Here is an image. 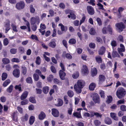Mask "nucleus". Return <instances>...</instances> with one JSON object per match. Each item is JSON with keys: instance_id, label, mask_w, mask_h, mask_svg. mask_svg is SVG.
<instances>
[{"instance_id": "f257e3e1", "label": "nucleus", "mask_w": 126, "mask_h": 126, "mask_svg": "<svg viewBox=\"0 0 126 126\" xmlns=\"http://www.w3.org/2000/svg\"><path fill=\"white\" fill-rule=\"evenodd\" d=\"M85 81L82 80H79L78 81L77 84H75L74 86V89L78 94L80 93L82 91L81 89L85 86Z\"/></svg>"}, {"instance_id": "f03ea898", "label": "nucleus", "mask_w": 126, "mask_h": 126, "mask_svg": "<svg viewBox=\"0 0 126 126\" xmlns=\"http://www.w3.org/2000/svg\"><path fill=\"white\" fill-rule=\"evenodd\" d=\"M126 94V91L124 88L122 87L119 88L116 92V96L120 99L121 98L124 97Z\"/></svg>"}, {"instance_id": "7ed1b4c3", "label": "nucleus", "mask_w": 126, "mask_h": 126, "mask_svg": "<svg viewBox=\"0 0 126 126\" xmlns=\"http://www.w3.org/2000/svg\"><path fill=\"white\" fill-rule=\"evenodd\" d=\"M13 67L14 69L13 72V75L16 78H19L20 76L19 66L17 64H15Z\"/></svg>"}, {"instance_id": "20e7f679", "label": "nucleus", "mask_w": 126, "mask_h": 126, "mask_svg": "<svg viewBox=\"0 0 126 126\" xmlns=\"http://www.w3.org/2000/svg\"><path fill=\"white\" fill-rule=\"evenodd\" d=\"M115 26L116 30L119 33L122 32L126 27L124 24L121 22L116 23L115 24Z\"/></svg>"}, {"instance_id": "39448f33", "label": "nucleus", "mask_w": 126, "mask_h": 126, "mask_svg": "<svg viewBox=\"0 0 126 126\" xmlns=\"http://www.w3.org/2000/svg\"><path fill=\"white\" fill-rule=\"evenodd\" d=\"M92 99L95 103L99 104L100 102V97L99 95L96 93L92 95Z\"/></svg>"}, {"instance_id": "423d86ee", "label": "nucleus", "mask_w": 126, "mask_h": 126, "mask_svg": "<svg viewBox=\"0 0 126 126\" xmlns=\"http://www.w3.org/2000/svg\"><path fill=\"white\" fill-rule=\"evenodd\" d=\"M25 6L24 2L23 1H21L16 3V7L18 10H21L24 8Z\"/></svg>"}, {"instance_id": "0eeeda50", "label": "nucleus", "mask_w": 126, "mask_h": 126, "mask_svg": "<svg viewBox=\"0 0 126 126\" xmlns=\"http://www.w3.org/2000/svg\"><path fill=\"white\" fill-rule=\"evenodd\" d=\"M87 10L88 13L91 15H94L95 13L94 10L91 6L88 5L87 6Z\"/></svg>"}, {"instance_id": "6e6552de", "label": "nucleus", "mask_w": 126, "mask_h": 126, "mask_svg": "<svg viewBox=\"0 0 126 126\" xmlns=\"http://www.w3.org/2000/svg\"><path fill=\"white\" fill-rule=\"evenodd\" d=\"M52 114L55 117H58L59 116V113L58 110L55 109H52Z\"/></svg>"}, {"instance_id": "1a4fd4ad", "label": "nucleus", "mask_w": 126, "mask_h": 126, "mask_svg": "<svg viewBox=\"0 0 126 126\" xmlns=\"http://www.w3.org/2000/svg\"><path fill=\"white\" fill-rule=\"evenodd\" d=\"M65 71H62V70H60L59 74L60 78L62 80H64L65 79V76L66 75L65 73L64 72Z\"/></svg>"}, {"instance_id": "9d476101", "label": "nucleus", "mask_w": 126, "mask_h": 126, "mask_svg": "<svg viewBox=\"0 0 126 126\" xmlns=\"http://www.w3.org/2000/svg\"><path fill=\"white\" fill-rule=\"evenodd\" d=\"M55 41L56 40L55 39H52L51 41L48 44L49 46L52 48H55L56 46V44L55 42Z\"/></svg>"}, {"instance_id": "9b49d317", "label": "nucleus", "mask_w": 126, "mask_h": 126, "mask_svg": "<svg viewBox=\"0 0 126 126\" xmlns=\"http://www.w3.org/2000/svg\"><path fill=\"white\" fill-rule=\"evenodd\" d=\"M40 20L39 17L38 16H37L36 18L34 17H32L31 18V25H34L36 23V20Z\"/></svg>"}, {"instance_id": "f8f14e48", "label": "nucleus", "mask_w": 126, "mask_h": 126, "mask_svg": "<svg viewBox=\"0 0 126 126\" xmlns=\"http://www.w3.org/2000/svg\"><path fill=\"white\" fill-rule=\"evenodd\" d=\"M91 75L92 77H94L97 75V70L95 67H94L91 69Z\"/></svg>"}, {"instance_id": "ddd939ff", "label": "nucleus", "mask_w": 126, "mask_h": 126, "mask_svg": "<svg viewBox=\"0 0 126 126\" xmlns=\"http://www.w3.org/2000/svg\"><path fill=\"white\" fill-rule=\"evenodd\" d=\"M105 47L104 46H102L98 51V54L99 55H102L105 53Z\"/></svg>"}, {"instance_id": "4468645a", "label": "nucleus", "mask_w": 126, "mask_h": 126, "mask_svg": "<svg viewBox=\"0 0 126 126\" xmlns=\"http://www.w3.org/2000/svg\"><path fill=\"white\" fill-rule=\"evenodd\" d=\"M82 70V72L85 75H87L89 73L88 69L86 65H83Z\"/></svg>"}, {"instance_id": "2eb2a0df", "label": "nucleus", "mask_w": 126, "mask_h": 126, "mask_svg": "<svg viewBox=\"0 0 126 126\" xmlns=\"http://www.w3.org/2000/svg\"><path fill=\"white\" fill-rule=\"evenodd\" d=\"M28 94L27 91H25L21 95L20 99L21 100H23L25 99L27 97Z\"/></svg>"}, {"instance_id": "dca6fc26", "label": "nucleus", "mask_w": 126, "mask_h": 126, "mask_svg": "<svg viewBox=\"0 0 126 126\" xmlns=\"http://www.w3.org/2000/svg\"><path fill=\"white\" fill-rule=\"evenodd\" d=\"M46 115L45 113L43 111L41 112L38 115V118L40 120H42L45 118Z\"/></svg>"}, {"instance_id": "f3484780", "label": "nucleus", "mask_w": 126, "mask_h": 126, "mask_svg": "<svg viewBox=\"0 0 126 126\" xmlns=\"http://www.w3.org/2000/svg\"><path fill=\"white\" fill-rule=\"evenodd\" d=\"M80 112V111L79 112H74L73 113V115L74 116L78 118L82 119L81 114Z\"/></svg>"}, {"instance_id": "a211bd4d", "label": "nucleus", "mask_w": 126, "mask_h": 126, "mask_svg": "<svg viewBox=\"0 0 126 126\" xmlns=\"http://www.w3.org/2000/svg\"><path fill=\"white\" fill-rule=\"evenodd\" d=\"M112 55V57L113 58L116 57H120V56L118 52L115 51L114 49L113 50Z\"/></svg>"}, {"instance_id": "6ab92c4d", "label": "nucleus", "mask_w": 126, "mask_h": 126, "mask_svg": "<svg viewBox=\"0 0 126 126\" xmlns=\"http://www.w3.org/2000/svg\"><path fill=\"white\" fill-rule=\"evenodd\" d=\"M96 84L95 83L92 82L89 85V89L90 91H94L96 87Z\"/></svg>"}, {"instance_id": "aec40b11", "label": "nucleus", "mask_w": 126, "mask_h": 126, "mask_svg": "<svg viewBox=\"0 0 126 126\" xmlns=\"http://www.w3.org/2000/svg\"><path fill=\"white\" fill-rule=\"evenodd\" d=\"M105 79V77L103 75H100L99 76V82L104 81Z\"/></svg>"}, {"instance_id": "412c9836", "label": "nucleus", "mask_w": 126, "mask_h": 126, "mask_svg": "<svg viewBox=\"0 0 126 126\" xmlns=\"http://www.w3.org/2000/svg\"><path fill=\"white\" fill-rule=\"evenodd\" d=\"M110 116L114 120L117 121L118 120V118L116 116V114L114 113L111 112L110 113Z\"/></svg>"}, {"instance_id": "4be33fe9", "label": "nucleus", "mask_w": 126, "mask_h": 126, "mask_svg": "<svg viewBox=\"0 0 126 126\" xmlns=\"http://www.w3.org/2000/svg\"><path fill=\"white\" fill-rule=\"evenodd\" d=\"M105 123L108 125H110L112 123L111 119L107 117L105 118Z\"/></svg>"}, {"instance_id": "5701e85b", "label": "nucleus", "mask_w": 126, "mask_h": 126, "mask_svg": "<svg viewBox=\"0 0 126 126\" xmlns=\"http://www.w3.org/2000/svg\"><path fill=\"white\" fill-rule=\"evenodd\" d=\"M49 90V87L47 86L44 87L42 89V91L43 93L45 94L48 93Z\"/></svg>"}, {"instance_id": "b1692460", "label": "nucleus", "mask_w": 126, "mask_h": 126, "mask_svg": "<svg viewBox=\"0 0 126 126\" xmlns=\"http://www.w3.org/2000/svg\"><path fill=\"white\" fill-rule=\"evenodd\" d=\"M117 44L116 42L114 40H113L110 43V45L111 46L112 49H113L117 46Z\"/></svg>"}, {"instance_id": "393cba45", "label": "nucleus", "mask_w": 126, "mask_h": 126, "mask_svg": "<svg viewBox=\"0 0 126 126\" xmlns=\"http://www.w3.org/2000/svg\"><path fill=\"white\" fill-rule=\"evenodd\" d=\"M59 26H61V28L62 31H66L67 30V27L66 26H64L62 23L59 24Z\"/></svg>"}, {"instance_id": "a878e982", "label": "nucleus", "mask_w": 126, "mask_h": 126, "mask_svg": "<svg viewBox=\"0 0 126 126\" xmlns=\"http://www.w3.org/2000/svg\"><path fill=\"white\" fill-rule=\"evenodd\" d=\"M35 117L33 116H31L29 120V123L30 125H32L34 121Z\"/></svg>"}, {"instance_id": "bb28decb", "label": "nucleus", "mask_w": 126, "mask_h": 126, "mask_svg": "<svg viewBox=\"0 0 126 126\" xmlns=\"http://www.w3.org/2000/svg\"><path fill=\"white\" fill-rule=\"evenodd\" d=\"M89 32L90 34L92 35H94L96 34L95 29L93 27L91 28Z\"/></svg>"}, {"instance_id": "cd10ccee", "label": "nucleus", "mask_w": 126, "mask_h": 126, "mask_svg": "<svg viewBox=\"0 0 126 126\" xmlns=\"http://www.w3.org/2000/svg\"><path fill=\"white\" fill-rule=\"evenodd\" d=\"M2 62L5 64L9 63L10 62L9 60L7 58H3L2 59Z\"/></svg>"}, {"instance_id": "c85d7f7f", "label": "nucleus", "mask_w": 126, "mask_h": 126, "mask_svg": "<svg viewBox=\"0 0 126 126\" xmlns=\"http://www.w3.org/2000/svg\"><path fill=\"white\" fill-rule=\"evenodd\" d=\"M4 26L6 28V29H10V21L9 20H7V22L5 23Z\"/></svg>"}, {"instance_id": "c756f323", "label": "nucleus", "mask_w": 126, "mask_h": 126, "mask_svg": "<svg viewBox=\"0 0 126 126\" xmlns=\"http://www.w3.org/2000/svg\"><path fill=\"white\" fill-rule=\"evenodd\" d=\"M10 82V80L9 79H8L6 80L3 83V86L4 87H6Z\"/></svg>"}, {"instance_id": "7c9ffc66", "label": "nucleus", "mask_w": 126, "mask_h": 126, "mask_svg": "<svg viewBox=\"0 0 126 126\" xmlns=\"http://www.w3.org/2000/svg\"><path fill=\"white\" fill-rule=\"evenodd\" d=\"M13 87V85H11L6 89V91L8 93H11L12 92Z\"/></svg>"}, {"instance_id": "2f4dec72", "label": "nucleus", "mask_w": 126, "mask_h": 126, "mask_svg": "<svg viewBox=\"0 0 126 126\" xmlns=\"http://www.w3.org/2000/svg\"><path fill=\"white\" fill-rule=\"evenodd\" d=\"M53 81L54 83L59 85L61 84H62V82L56 78L54 79H53Z\"/></svg>"}, {"instance_id": "473e14b6", "label": "nucleus", "mask_w": 126, "mask_h": 126, "mask_svg": "<svg viewBox=\"0 0 126 126\" xmlns=\"http://www.w3.org/2000/svg\"><path fill=\"white\" fill-rule=\"evenodd\" d=\"M33 79L35 81H37L39 79V76L36 73L34 74L33 75Z\"/></svg>"}, {"instance_id": "72a5a7b5", "label": "nucleus", "mask_w": 126, "mask_h": 126, "mask_svg": "<svg viewBox=\"0 0 126 126\" xmlns=\"http://www.w3.org/2000/svg\"><path fill=\"white\" fill-rule=\"evenodd\" d=\"M7 75L5 73H2L1 76V80L4 81V80L7 78Z\"/></svg>"}, {"instance_id": "f704fd0d", "label": "nucleus", "mask_w": 126, "mask_h": 126, "mask_svg": "<svg viewBox=\"0 0 126 126\" xmlns=\"http://www.w3.org/2000/svg\"><path fill=\"white\" fill-rule=\"evenodd\" d=\"M108 99L106 101V102L109 104L111 102L113 98L111 95L108 96Z\"/></svg>"}, {"instance_id": "c9c22d12", "label": "nucleus", "mask_w": 126, "mask_h": 126, "mask_svg": "<svg viewBox=\"0 0 126 126\" xmlns=\"http://www.w3.org/2000/svg\"><path fill=\"white\" fill-rule=\"evenodd\" d=\"M26 82L28 83L32 84L33 83V81L31 77H29L26 79Z\"/></svg>"}, {"instance_id": "e433bc0d", "label": "nucleus", "mask_w": 126, "mask_h": 126, "mask_svg": "<svg viewBox=\"0 0 126 126\" xmlns=\"http://www.w3.org/2000/svg\"><path fill=\"white\" fill-rule=\"evenodd\" d=\"M22 73L24 75H25L27 73V69L26 67L24 66H22Z\"/></svg>"}, {"instance_id": "4c0bfd02", "label": "nucleus", "mask_w": 126, "mask_h": 126, "mask_svg": "<svg viewBox=\"0 0 126 126\" xmlns=\"http://www.w3.org/2000/svg\"><path fill=\"white\" fill-rule=\"evenodd\" d=\"M79 76V74L78 71H76L72 75V77L74 79H77Z\"/></svg>"}, {"instance_id": "58836bf2", "label": "nucleus", "mask_w": 126, "mask_h": 126, "mask_svg": "<svg viewBox=\"0 0 126 126\" xmlns=\"http://www.w3.org/2000/svg\"><path fill=\"white\" fill-rule=\"evenodd\" d=\"M68 95L70 97H72L74 95V93L73 92L70 90H69L67 92Z\"/></svg>"}, {"instance_id": "ea45409f", "label": "nucleus", "mask_w": 126, "mask_h": 126, "mask_svg": "<svg viewBox=\"0 0 126 126\" xmlns=\"http://www.w3.org/2000/svg\"><path fill=\"white\" fill-rule=\"evenodd\" d=\"M15 88L16 90H18L19 93H20L22 91L21 87L20 84H19V85H16L15 86Z\"/></svg>"}, {"instance_id": "a19ab883", "label": "nucleus", "mask_w": 126, "mask_h": 126, "mask_svg": "<svg viewBox=\"0 0 126 126\" xmlns=\"http://www.w3.org/2000/svg\"><path fill=\"white\" fill-rule=\"evenodd\" d=\"M95 60L96 62L99 63H101L102 62L101 58L100 56L96 57Z\"/></svg>"}, {"instance_id": "79ce46f5", "label": "nucleus", "mask_w": 126, "mask_h": 126, "mask_svg": "<svg viewBox=\"0 0 126 126\" xmlns=\"http://www.w3.org/2000/svg\"><path fill=\"white\" fill-rule=\"evenodd\" d=\"M35 63L39 65L41 63V59L39 56H38L36 58L35 61Z\"/></svg>"}, {"instance_id": "37998d69", "label": "nucleus", "mask_w": 126, "mask_h": 126, "mask_svg": "<svg viewBox=\"0 0 126 126\" xmlns=\"http://www.w3.org/2000/svg\"><path fill=\"white\" fill-rule=\"evenodd\" d=\"M68 42L71 44H75L76 43V40L74 38H71L69 40Z\"/></svg>"}, {"instance_id": "c03bdc74", "label": "nucleus", "mask_w": 126, "mask_h": 126, "mask_svg": "<svg viewBox=\"0 0 126 126\" xmlns=\"http://www.w3.org/2000/svg\"><path fill=\"white\" fill-rule=\"evenodd\" d=\"M18 50L19 52L21 54L23 53L25 51L24 48L22 47H19L18 48Z\"/></svg>"}, {"instance_id": "a18cd8bd", "label": "nucleus", "mask_w": 126, "mask_h": 126, "mask_svg": "<svg viewBox=\"0 0 126 126\" xmlns=\"http://www.w3.org/2000/svg\"><path fill=\"white\" fill-rule=\"evenodd\" d=\"M53 78V75H50L47 77V80L48 82H51L52 81Z\"/></svg>"}, {"instance_id": "49530a36", "label": "nucleus", "mask_w": 126, "mask_h": 126, "mask_svg": "<svg viewBox=\"0 0 126 126\" xmlns=\"http://www.w3.org/2000/svg\"><path fill=\"white\" fill-rule=\"evenodd\" d=\"M12 62L14 63H19L20 62V60L18 58H13L11 60Z\"/></svg>"}, {"instance_id": "de8ad7c7", "label": "nucleus", "mask_w": 126, "mask_h": 126, "mask_svg": "<svg viewBox=\"0 0 126 126\" xmlns=\"http://www.w3.org/2000/svg\"><path fill=\"white\" fill-rule=\"evenodd\" d=\"M9 40L8 38H6L4 39L3 41V43L4 46H7L9 44Z\"/></svg>"}, {"instance_id": "09e8293b", "label": "nucleus", "mask_w": 126, "mask_h": 126, "mask_svg": "<svg viewBox=\"0 0 126 126\" xmlns=\"http://www.w3.org/2000/svg\"><path fill=\"white\" fill-rule=\"evenodd\" d=\"M28 101L27 99H24L21 102V104L22 105H25L28 103Z\"/></svg>"}, {"instance_id": "8fccbe9b", "label": "nucleus", "mask_w": 126, "mask_h": 126, "mask_svg": "<svg viewBox=\"0 0 126 126\" xmlns=\"http://www.w3.org/2000/svg\"><path fill=\"white\" fill-rule=\"evenodd\" d=\"M29 100L30 102L33 103H35L36 102V100L33 97H30L29 98Z\"/></svg>"}, {"instance_id": "3c124183", "label": "nucleus", "mask_w": 126, "mask_h": 126, "mask_svg": "<svg viewBox=\"0 0 126 126\" xmlns=\"http://www.w3.org/2000/svg\"><path fill=\"white\" fill-rule=\"evenodd\" d=\"M99 94L101 98H105V93L104 91L102 90H100Z\"/></svg>"}, {"instance_id": "603ef678", "label": "nucleus", "mask_w": 126, "mask_h": 126, "mask_svg": "<svg viewBox=\"0 0 126 126\" xmlns=\"http://www.w3.org/2000/svg\"><path fill=\"white\" fill-rule=\"evenodd\" d=\"M30 12L32 13H33L35 12V9L33 7V5H31L30 7Z\"/></svg>"}, {"instance_id": "864d4df0", "label": "nucleus", "mask_w": 126, "mask_h": 126, "mask_svg": "<svg viewBox=\"0 0 126 126\" xmlns=\"http://www.w3.org/2000/svg\"><path fill=\"white\" fill-rule=\"evenodd\" d=\"M117 39L120 42H124L123 38L122 35H119Z\"/></svg>"}, {"instance_id": "5fc2aeb1", "label": "nucleus", "mask_w": 126, "mask_h": 126, "mask_svg": "<svg viewBox=\"0 0 126 126\" xmlns=\"http://www.w3.org/2000/svg\"><path fill=\"white\" fill-rule=\"evenodd\" d=\"M63 101L61 99H59L58 101V106H61L63 105Z\"/></svg>"}, {"instance_id": "6e6d98bb", "label": "nucleus", "mask_w": 126, "mask_h": 126, "mask_svg": "<svg viewBox=\"0 0 126 126\" xmlns=\"http://www.w3.org/2000/svg\"><path fill=\"white\" fill-rule=\"evenodd\" d=\"M10 52L12 54H15L17 52V49L14 48H12L10 49Z\"/></svg>"}, {"instance_id": "4d7b16f0", "label": "nucleus", "mask_w": 126, "mask_h": 126, "mask_svg": "<svg viewBox=\"0 0 126 126\" xmlns=\"http://www.w3.org/2000/svg\"><path fill=\"white\" fill-rule=\"evenodd\" d=\"M96 20L97 22V23L99 26H100L102 25V23L101 19L99 17H97L96 19Z\"/></svg>"}, {"instance_id": "13d9d810", "label": "nucleus", "mask_w": 126, "mask_h": 126, "mask_svg": "<svg viewBox=\"0 0 126 126\" xmlns=\"http://www.w3.org/2000/svg\"><path fill=\"white\" fill-rule=\"evenodd\" d=\"M70 15L71 16V18L73 19H75L76 18V16L74 13L72 12L70 13Z\"/></svg>"}, {"instance_id": "bf43d9fd", "label": "nucleus", "mask_w": 126, "mask_h": 126, "mask_svg": "<svg viewBox=\"0 0 126 126\" xmlns=\"http://www.w3.org/2000/svg\"><path fill=\"white\" fill-rule=\"evenodd\" d=\"M50 70L51 72L54 73H56V71L55 67L53 66H51L50 67Z\"/></svg>"}, {"instance_id": "052dcab7", "label": "nucleus", "mask_w": 126, "mask_h": 126, "mask_svg": "<svg viewBox=\"0 0 126 126\" xmlns=\"http://www.w3.org/2000/svg\"><path fill=\"white\" fill-rule=\"evenodd\" d=\"M97 5L99 7V9H101L104 11H105V9L103 8V5L102 4L100 3H98L97 4Z\"/></svg>"}, {"instance_id": "680f3d73", "label": "nucleus", "mask_w": 126, "mask_h": 126, "mask_svg": "<svg viewBox=\"0 0 126 126\" xmlns=\"http://www.w3.org/2000/svg\"><path fill=\"white\" fill-rule=\"evenodd\" d=\"M31 38L33 40L35 39L36 40L38 41V39L36 35L32 34L31 36Z\"/></svg>"}, {"instance_id": "e2e57ef3", "label": "nucleus", "mask_w": 126, "mask_h": 126, "mask_svg": "<svg viewBox=\"0 0 126 126\" xmlns=\"http://www.w3.org/2000/svg\"><path fill=\"white\" fill-rule=\"evenodd\" d=\"M5 67L6 70L8 71H9L12 69V67L10 64L6 65Z\"/></svg>"}, {"instance_id": "0e129e2a", "label": "nucleus", "mask_w": 126, "mask_h": 126, "mask_svg": "<svg viewBox=\"0 0 126 126\" xmlns=\"http://www.w3.org/2000/svg\"><path fill=\"white\" fill-rule=\"evenodd\" d=\"M95 1L94 0H90L89 1H88V3L90 5H92L93 6L95 5V3H94Z\"/></svg>"}, {"instance_id": "69168bd1", "label": "nucleus", "mask_w": 126, "mask_h": 126, "mask_svg": "<svg viewBox=\"0 0 126 126\" xmlns=\"http://www.w3.org/2000/svg\"><path fill=\"white\" fill-rule=\"evenodd\" d=\"M120 109L123 111H126V106L124 105H122L120 106Z\"/></svg>"}, {"instance_id": "338daca9", "label": "nucleus", "mask_w": 126, "mask_h": 126, "mask_svg": "<svg viewBox=\"0 0 126 126\" xmlns=\"http://www.w3.org/2000/svg\"><path fill=\"white\" fill-rule=\"evenodd\" d=\"M89 45L90 48H94L95 47V44L93 43H91L89 44Z\"/></svg>"}, {"instance_id": "774afa93", "label": "nucleus", "mask_w": 126, "mask_h": 126, "mask_svg": "<svg viewBox=\"0 0 126 126\" xmlns=\"http://www.w3.org/2000/svg\"><path fill=\"white\" fill-rule=\"evenodd\" d=\"M65 56L66 58L68 59H70L72 58V56L69 53L66 54Z\"/></svg>"}]
</instances>
